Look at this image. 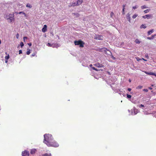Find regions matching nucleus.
Wrapping results in <instances>:
<instances>
[{"instance_id": "f257e3e1", "label": "nucleus", "mask_w": 156, "mask_h": 156, "mask_svg": "<svg viewBox=\"0 0 156 156\" xmlns=\"http://www.w3.org/2000/svg\"><path fill=\"white\" fill-rule=\"evenodd\" d=\"M44 139L43 142L47 145H48V144H49L53 139L52 136L49 134H44Z\"/></svg>"}, {"instance_id": "f03ea898", "label": "nucleus", "mask_w": 156, "mask_h": 156, "mask_svg": "<svg viewBox=\"0 0 156 156\" xmlns=\"http://www.w3.org/2000/svg\"><path fill=\"white\" fill-rule=\"evenodd\" d=\"M5 18L8 20V22L11 23L14 21V14H9V15H6L5 16Z\"/></svg>"}, {"instance_id": "7ed1b4c3", "label": "nucleus", "mask_w": 156, "mask_h": 156, "mask_svg": "<svg viewBox=\"0 0 156 156\" xmlns=\"http://www.w3.org/2000/svg\"><path fill=\"white\" fill-rule=\"evenodd\" d=\"M98 51L100 52H104L106 54L109 55L111 53V52L105 47H103L102 48H99Z\"/></svg>"}, {"instance_id": "20e7f679", "label": "nucleus", "mask_w": 156, "mask_h": 156, "mask_svg": "<svg viewBox=\"0 0 156 156\" xmlns=\"http://www.w3.org/2000/svg\"><path fill=\"white\" fill-rule=\"evenodd\" d=\"M47 145L48 147H58L59 146V145L57 142L55 140H52L49 144H48V145Z\"/></svg>"}, {"instance_id": "39448f33", "label": "nucleus", "mask_w": 156, "mask_h": 156, "mask_svg": "<svg viewBox=\"0 0 156 156\" xmlns=\"http://www.w3.org/2000/svg\"><path fill=\"white\" fill-rule=\"evenodd\" d=\"M74 44L75 45H79L80 47L83 48L84 47V43L81 40H79L78 41H75L74 42Z\"/></svg>"}, {"instance_id": "423d86ee", "label": "nucleus", "mask_w": 156, "mask_h": 156, "mask_svg": "<svg viewBox=\"0 0 156 156\" xmlns=\"http://www.w3.org/2000/svg\"><path fill=\"white\" fill-rule=\"evenodd\" d=\"M94 39L96 40H103V37L101 35L96 34L95 36Z\"/></svg>"}, {"instance_id": "0eeeda50", "label": "nucleus", "mask_w": 156, "mask_h": 156, "mask_svg": "<svg viewBox=\"0 0 156 156\" xmlns=\"http://www.w3.org/2000/svg\"><path fill=\"white\" fill-rule=\"evenodd\" d=\"M29 152L27 150H25L22 152V156H29Z\"/></svg>"}, {"instance_id": "6e6552de", "label": "nucleus", "mask_w": 156, "mask_h": 156, "mask_svg": "<svg viewBox=\"0 0 156 156\" xmlns=\"http://www.w3.org/2000/svg\"><path fill=\"white\" fill-rule=\"evenodd\" d=\"M83 2V0H78L76 3H74V5H80Z\"/></svg>"}, {"instance_id": "1a4fd4ad", "label": "nucleus", "mask_w": 156, "mask_h": 156, "mask_svg": "<svg viewBox=\"0 0 156 156\" xmlns=\"http://www.w3.org/2000/svg\"><path fill=\"white\" fill-rule=\"evenodd\" d=\"M152 16V15H149V14H147L146 15L144 16H143V17L144 19H146V18H147L148 19H149L151 18Z\"/></svg>"}, {"instance_id": "9d476101", "label": "nucleus", "mask_w": 156, "mask_h": 156, "mask_svg": "<svg viewBox=\"0 0 156 156\" xmlns=\"http://www.w3.org/2000/svg\"><path fill=\"white\" fill-rule=\"evenodd\" d=\"M144 73L147 74L154 75L156 76V73L152 72H148L146 71H145Z\"/></svg>"}, {"instance_id": "9b49d317", "label": "nucleus", "mask_w": 156, "mask_h": 156, "mask_svg": "<svg viewBox=\"0 0 156 156\" xmlns=\"http://www.w3.org/2000/svg\"><path fill=\"white\" fill-rule=\"evenodd\" d=\"M94 66L98 67H102L104 66L103 65L98 63L95 64Z\"/></svg>"}, {"instance_id": "f8f14e48", "label": "nucleus", "mask_w": 156, "mask_h": 156, "mask_svg": "<svg viewBox=\"0 0 156 156\" xmlns=\"http://www.w3.org/2000/svg\"><path fill=\"white\" fill-rule=\"evenodd\" d=\"M47 26L46 25H44V27L42 29V31L44 33L46 32L47 31Z\"/></svg>"}, {"instance_id": "ddd939ff", "label": "nucleus", "mask_w": 156, "mask_h": 156, "mask_svg": "<svg viewBox=\"0 0 156 156\" xmlns=\"http://www.w3.org/2000/svg\"><path fill=\"white\" fill-rule=\"evenodd\" d=\"M37 150L35 149H32L30 151V154H34L35 152H36Z\"/></svg>"}, {"instance_id": "4468645a", "label": "nucleus", "mask_w": 156, "mask_h": 156, "mask_svg": "<svg viewBox=\"0 0 156 156\" xmlns=\"http://www.w3.org/2000/svg\"><path fill=\"white\" fill-rule=\"evenodd\" d=\"M126 17L127 20L129 21V22H130V15L129 13L127 14L126 15Z\"/></svg>"}, {"instance_id": "2eb2a0df", "label": "nucleus", "mask_w": 156, "mask_h": 156, "mask_svg": "<svg viewBox=\"0 0 156 156\" xmlns=\"http://www.w3.org/2000/svg\"><path fill=\"white\" fill-rule=\"evenodd\" d=\"M155 36V35H152L151 37H148L147 38L149 40H152L154 39Z\"/></svg>"}, {"instance_id": "dca6fc26", "label": "nucleus", "mask_w": 156, "mask_h": 156, "mask_svg": "<svg viewBox=\"0 0 156 156\" xmlns=\"http://www.w3.org/2000/svg\"><path fill=\"white\" fill-rule=\"evenodd\" d=\"M30 53V50L29 48H28L27 50V55H29Z\"/></svg>"}, {"instance_id": "f3484780", "label": "nucleus", "mask_w": 156, "mask_h": 156, "mask_svg": "<svg viewBox=\"0 0 156 156\" xmlns=\"http://www.w3.org/2000/svg\"><path fill=\"white\" fill-rule=\"evenodd\" d=\"M135 42L136 44H139L140 43V41L138 39H136V40L135 41Z\"/></svg>"}, {"instance_id": "a211bd4d", "label": "nucleus", "mask_w": 156, "mask_h": 156, "mask_svg": "<svg viewBox=\"0 0 156 156\" xmlns=\"http://www.w3.org/2000/svg\"><path fill=\"white\" fill-rule=\"evenodd\" d=\"M43 156H51V154L50 153H45L43 154Z\"/></svg>"}, {"instance_id": "6ab92c4d", "label": "nucleus", "mask_w": 156, "mask_h": 156, "mask_svg": "<svg viewBox=\"0 0 156 156\" xmlns=\"http://www.w3.org/2000/svg\"><path fill=\"white\" fill-rule=\"evenodd\" d=\"M140 28H146V26L145 25H144V24H142L140 27Z\"/></svg>"}, {"instance_id": "aec40b11", "label": "nucleus", "mask_w": 156, "mask_h": 156, "mask_svg": "<svg viewBox=\"0 0 156 156\" xmlns=\"http://www.w3.org/2000/svg\"><path fill=\"white\" fill-rule=\"evenodd\" d=\"M153 32V30H150L148 32V35L151 34Z\"/></svg>"}, {"instance_id": "412c9836", "label": "nucleus", "mask_w": 156, "mask_h": 156, "mask_svg": "<svg viewBox=\"0 0 156 156\" xmlns=\"http://www.w3.org/2000/svg\"><path fill=\"white\" fill-rule=\"evenodd\" d=\"M147 7L145 5H144L143 6H142L141 7V9H147Z\"/></svg>"}, {"instance_id": "4be33fe9", "label": "nucleus", "mask_w": 156, "mask_h": 156, "mask_svg": "<svg viewBox=\"0 0 156 156\" xmlns=\"http://www.w3.org/2000/svg\"><path fill=\"white\" fill-rule=\"evenodd\" d=\"M9 58V54H8L7 56L5 57V60H8Z\"/></svg>"}, {"instance_id": "5701e85b", "label": "nucleus", "mask_w": 156, "mask_h": 156, "mask_svg": "<svg viewBox=\"0 0 156 156\" xmlns=\"http://www.w3.org/2000/svg\"><path fill=\"white\" fill-rule=\"evenodd\" d=\"M26 6L27 7H28L30 8L32 7V6L29 3H28L27 4Z\"/></svg>"}, {"instance_id": "b1692460", "label": "nucleus", "mask_w": 156, "mask_h": 156, "mask_svg": "<svg viewBox=\"0 0 156 156\" xmlns=\"http://www.w3.org/2000/svg\"><path fill=\"white\" fill-rule=\"evenodd\" d=\"M137 16V14H135L132 17L133 19L135 18Z\"/></svg>"}, {"instance_id": "393cba45", "label": "nucleus", "mask_w": 156, "mask_h": 156, "mask_svg": "<svg viewBox=\"0 0 156 156\" xmlns=\"http://www.w3.org/2000/svg\"><path fill=\"white\" fill-rule=\"evenodd\" d=\"M19 14H21V13H22L24 15V16H26V17H27V15L25 13H24V12H20L19 13Z\"/></svg>"}, {"instance_id": "a878e982", "label": "nucleus", "mask_w": 156, "mask_h": 156, "mask_svg": "<svg viewBox=\"0 0 156 156\" xmlns=\"http://www.w3.org/2000/svg\"><path fill=\"white\" fill-rule=\"evenodd\" d=\"M143 87V86H138V87L136 88L137 89H141Z\"/></svg>"}, {"instance_id": "bb28decb", "label": "nucleus", "mask_w": 156, "mask_h": 156, "mask_svg": "<svg viewBox=\"0 0 156 156\" xmlns=\"http://www.w3.org/2000/svg\"><path fill=\"white\" fill-rule=\"evenodd\" d=\"M127 97L128 98H131V96L128 94H127Z\"/></svg>"}, {"instance_id": "cd10ccee", "label": "nucleus", "mask_w": 156, "mask_h": 156, "mask_svg": "<svg viewBox=\"0 0 156 156\" xmlns=\"http://www.w3.org/2000/svg\"><path fill=\"white\" fill-rule=\"evenodd\" d=\"M138 6L137 5H135L133 7V9H136L138 8Z\"/></svg>"}, {"instance_id": "c85d7f7f", "label": "nucleus", "mask_w": 156, "mask_h": 156, "mask_svg": "<svg viewBox=\"0 0 156 156\" xmlns=\"http://www.w3.org/2000/svg\"><path fill=\"white\" fill-rule=\"evenodd\" d=\"M136 59L137 61H139L142 59L140 58L139 57L136 58Z\"/></svg>"}, {"instance_id": "c756f323", "label": "nucleus", "mask_w": 156, "mask_h": 156, "mask_svg": "<svg viewBox=\"0 0 156 156\" xmlns=\"http://www.w3.org/2000/svg\"><path fill=\"white\" fill-rule=\"evenodd\" d=\"M92 68L93 69H94V70H96V71H98V69H97L96 68H95L94 67H92Z\"/></svg>"}, {"instance_id": "7c9ffc66", "label": "nucleus", "mask_w": 156, "mask_h": 156, "mask_svg": "<svg viewBox=\"0 0 156 156\" xmlns=\"http://www.w3.org/2000/svg\"><path fill=\"white\" fill-rule=\"evenodd\" d=\"M20 46L22 48L23 46L24 45V44L23 42H21L20 44Z\"/></svg>"}, {"instance_id": "2f4dec72", "label": "nucleus", "mask_w": 156, "mask_h": 156, "mask_svg": "<svg viewBox=\"0 0 156 156\" xmlns=\"http://www.w3.org/2000/svg\"><path fill=\"white\" fill-rule=\"evenodd\" d=\"M35 53H33L31 55V57H34L35 55Z\"/></svg>"}, {"instance_id": "473e14b6", "label": "nucleus", "mask_w": 156, "mask_h": 156, "mask_svg": "<svg viewBox=\"0 0 156 156\" xmlns=\"http://www.w3.org/2000/svg\"><path fill=\"white\" fill-rule=\"evenodd\" d=\"M27 37H23V41L24 42H25V40L27 39Z\"/></svg>"}, {"instance_id": "72a5a7b5", "label": "nucleus", "mask_w": 156, "mask_h": 156, "mask_svg": "<svg viewBox=\"0 0 156 156\" xmlns=\"http://www.w3.org/2000/svg\"><path fill=\"white\" fill-rule=\"evenodd\" d=\"M149 11V10H144V13H147Z\"/></svg>"}, {"instance_id": "f704fd0d", "label": "nucleus", "mask_w": 156, "mask_h": 156, "mask_svg": "<svg viewBox=\"0 0 156 156\" xmlns=\"http://www.w3.org/2000/svg\"><path fill=\"white\" fill-rule=\"evenodd\" d=\"M16 38L17 39H18L19 38V34L18 33L16 35Z\"/></svg>"}, {"instance_id": "c9c22d12", "label": "nucleus", "mask_w": 156, "mask_h": 156, "mask_svg": "<svg viewBox=\"0 0 156 156\" xmlns=\"http://www.w3.org/2000/svg\"><path fill=\"white\" fill-rule=\"evenodd\" d=\"M143 90L146 92H147L148 91V90L147 89H144Z\"/></svg>"}, {"instance_id": "e433bc0d", "label": "nucleus", "mask_w": 156, "mask_h": 156, "mask_svg": "<svg viewBox=\"0 0 156 156\" xmlns=\"http://www.w3.org/2000/svg\"><path fill=\"white\" fill-rule=\"evenodd\" d=\"M22 51L21 50H20L19 51V54H20L22 53Z\"/></svg>"}, {"instance_id": "4c0bfd02", "label": "nucleus", "mask_w": 156, "mask_h": 156, "mask_svg": "<svg viewBox=\"0 0 156 156\" xmlns=\"http://www.w3.org/2000/svg\"><path fill=\"white\" fill-rule=\"evenodd\" d=\"M144 107V105H143L142 104H141L140 105V108H141V107Z\"/></svg>"}, {"instance_id": "58836bf2", "label": "nucleus", "mask_w": 156, "mask_h": 156, "mask_svg": "<svg viewBox=\"0 0 156 156\" xmlns=\"http://www.w3.org/2000/svg\"><path fill=\"white\" fill-rule=\"evenodd\" d=\"M28 44L30 46L32 45L31 43H28Z\"/></svg>"}, {"instance_id": "ea45409f", "label": "nucleus", "mask_w": 156, "mask_h": 156, "mask_svg": "<svg viewBox=\"0 0 156 156\" xmlns=\"http://www.w3.org/2000/svg\"><path fill=\"white\" fill-rule=\"evenodd\" d=\"M128 91H131V89L130 88H128Z\"/></svg>"}, {"instance_id": "a19ab883", "label": "nucleus", "mask_w": 156, "mask_h": 156, "mask_svg": "<svg viewBox=\"0 0 156 156\" xmlns=\"http://www.w3.org/2000/svg\"><path fill=\"white\" fill-rule=\"evenodd\" d=\"M145 56H146V57L147 58H148L149 57H148V55H147H147H146H146Z\"/></svg>"}, {"instance_id": "79ce46f5", "label": "nucleus", "mask_w": 156, "mask_h": 156, "mask_svg": "<svg viewBox=\"0 0 156 156\" xmlns=\"http://www.w3.org/2000/svg\"><path fill=\"white\" fill-rule=\"evenodd\" d=\"M142 59H143V60H144V61H147V60L145 59L144 58H142Z\"/></svg>"}, {"instance_id": "37998d69", "label": "nucleus", "mask_w": 156, "mask_h": 156, "mask_svg": "<svg viewBox=\"0 0 156 156\" xmlns=\"http://www.w3.org/2000/svg\"><path fill=\"white\" fill-rule=\"evenodd\" d=\"M8 60H5V62L6 63H7L8 62Z\"/></svg>"}, {"instance_id": "c03bdc74", "label": "nucleus", "mask_w": 156, "mask_h": 156, "mask_svg": "<svg viewBox=\"0 0 156 156\" xmlns=\"http://www.w3.org/2000/svg\"><path fill=\"white\" fill-rule=\"evenodd\" d=\"M48 44L49 45V46H50V43H48Z\"/></svg>"}, {"instance_id": "a18cd8bd", "label": "nucleus", "mask_w": 156, "mask_h": 156, "mask_svg": "<svg viewBox=\"0 0 156 156\" xmlns=\"http://www.w3.org/2000/svg\"><path fill=\"white\" fill-rule=\"evenodd\" d=\"M149 89L150 90H151L152 89V88H151V87H149Z\"/></svg>"}, {"instance_id": "49530a36", "label": "nucleus", "mask_w": 156, "mask_h": 156, "mask_svg": "<svg viewBox=\"0 0 156 156\" xmlns=\"http://www.w3.org/2000/svg\"><path fill=\"white\" fill-rule=\"evenodd\" d=\"M90 67H91L92 66V64H90Z\"/></svg>"}, {"instance_id": "de8ad7c7", "label": "nucleus", "mask_w": 156, "mask_h": 156, "mask_svg": "<svg viewBox=\"0 0 156 156\" xmlns=\"http://www.w3.org/2000/svg\"><path fill=\"white\" fill-rule=\"evenodd\" d=\"M129 82H131V80H130V79H129Z\"/></svg>"}, {"instance_id": "09e8293b", "label": "nucleus", "mask_w": 156, "mask_h": 156, "mask_svg": "<svg viewBox=\"0 0 156 156\" xmlns=\"http://www.w3.org/2000/svg\"><path fill=\"white\" fill-rule=\"evenodd\" d=\"M122 10H124V8H123L122 9Z\"/></svg>"}, {"instance_id": "8fccbe9b", "label": "nucleus", "mask_w": 156, "mask_h": 156, "mask_svg": "<svg viewBox=\"0 0 156 156\" xmlns=\"http://www.w3.org/2000/svg\"><path fill=\"white\" fill-rule=\"evenodd\" d=\"M5 54L6 55H7V52H5Z\"/></svg>"}, {"instance_id": "3c124183", "label": "nucleus", "mask_w": 156, "mask_h": 156, "mask_svg": "<svg viewBox=\"0 0 156 156\" xmlns=\"http://www.w3.org/2000/svg\"><path fill=\"white\" fill-rule=\"evenodd\" d=\"M111 14H113V13L112 12Z\"/></svg>"}, {"instance_id": "603ef678", "label": "nucleus", "mask_w": 156, "mask_h": 156, "mask_svg": "<svg viewBox=\"0 0 156 156\" xmlns=\"http://www.w3.org/2000/svg\"><path fill=\"white\" fill-rule=\"evenodd\" d=\"M147 10H150V9H147Z\"/></svg>"}, {"instance_id": "864d4df0", "label": "nucleus", "mask_w": 156, "mask_h": 156, "mask_svg": "<svg viewBox=\"0 0 156 156\" xmlns=\"http://www.w3.org/2000/svg\"><path fill=\"white\" fill-rule=\"evenodd\" d=\"M1 43V41H0V44Z\"/></svg>"}]
</instances>
